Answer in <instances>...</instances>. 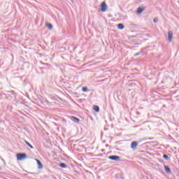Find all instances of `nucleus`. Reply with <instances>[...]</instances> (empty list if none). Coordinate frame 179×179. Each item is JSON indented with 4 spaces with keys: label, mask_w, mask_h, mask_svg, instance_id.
<instances>
[{
    "label": "nucleus",
    "mask_w": 179,
    "mask_h": 179,
    "mask_svg": "<svg viewBox=\"0 0 179 179\" xmlns=\"http://www.w3.org/2000/svg\"><path fill=\"white\" fill-rule=\"evenodd\" d=\"M29 174H34V173H29Z\"/></svg>",
    "instance_id": "obj_22"
},
{
    "label": "nucleus",
    "mask_w": 179,
    "mask_h": 179,
    "mask_svg": "<svg viewBox=\"0 0 179 179\" xmlns=\"http://www.w3.org/2000/svg\"><path fill=\"white\" fill-rule=\"evenodd\" d=\"M163 159H164L165 160H169V155H163Z\"/></svg>",
    "instance_id": "obj_16"
},
{
    "label": "nucleus",
    "mask_w": 179,
    "mask_h": 179,
    "mask_svg": "<svg viewBox=\"0 0 179 179\" xmlns=\"http://www.w3.org/2000/svg\"><path fill=\"white\" fill-rule=\"evenodd\" d=\"M164 170H165L166 173H167V174H171V169H170V167H169V166L165 165Z\"/></svg>",
    "instance_id": "obj_7"
},
{
    "label": "nucleus",
    "mask_w": 179,
    "mask_h": 179,
    "mask_svg": "<svg viewBox=\"0 0 179 179\" xmlns=\"http://www.w3.org/2000/svg\"><path fill=\"white\" fill-rule=\"evenodd\" d=\"M138 147V142L136 141H133L131 142V149H136V148Z\"/></svg>",
    "instance_id": "obj_6"
},
{
    "label": "nucleus",
    "mask_w": 179,
    "mask_h": 179,
    "mask_svg": "<svg viewBox=\"0 0 179 179\" xmlns=\"http://www.w3.org/2000/svg\"><path fill=\"white\" fill-rule=\"evenodd\" d=\"M10 93H12L13 95H15V91H11Z\"/></svg>",
    "instance_id": "obj_20"
},
{
    "label": "nucleus",
    "mask_w": 179,
    "mask_h": 179,
    "mask_svg": "<svg viewBox=\"0 0 179 179\" xmlns=\"http://www.w3.org/2000/svg\"><path fill=\"white\" fill-rule=\"evenodd\" d=\"M93 110H95L96 113H99L100 111V108L99 106L94 105L93 107Z\"/></svg>",
    "instance_id": "obj_11"
},
{
    "label": "nucleus",
    "mask_w": 179,
    "mask_h": 179,
    "mask_svg": "<svg viewBox=\"0 0 179 179\" xmlns=\"http://www.w3.org/2000/svg\"><path fill=\"white\" fill-rule=\"evenodd\" d=\"M168 40H169V43H171V41H173V31H168Z\"/></svg>",
    "instance_id": "obj_4"
},
{
    "label": "nucleus",
    "mask_w": 179,
    "mask_h": 179,
    "mask_svg": "<svg viewBox=\"0 0 179 179\" xmlns=\"http://www.w3.org/2000/svg\"><path fill=\"white\" fill-rule=\"evenodd\" d=\"M136 37H137V36H130L129 38H136Z\"/></svg>",
    "instance_id": "obj_18"
},
{
    "label": "nucleus",
    "mask_w": 179,
    "mask_h": 179,
    "mask_svg": "<svg viewBox=\"0 0 179 179\" xmlns=\"http://www.w3.org/2000/svg\"><path fill=\"white\" fill-rule=\"evenodd\" d=\"M143 10H145V8H142V7H138L137 8V13L138 15H141V13H142V12H143Z\"/></svg>",
    "instance_id": "obj_8"
},
{
    "label": "nucleus",
    "mask_w": 179,
    "mask_h": 179,
    "mask_svg": "<svg viewBox=\"0 0 179 179\" xmlns=\"http://www.w3.org/2000/svg\"><path fill=\"white\" fill-rule=\"evenodd\" d=\"M117 29H119V30H124V29H125V26L124 24H118Z\"/></svg>",
    "instance_id": "obj_10"
},
{
    "label": "nucleus",
    "mask_w": 179,
    "mask_h": 179,
    "mask_svg": "<svg viewBox=\"0 0 179 179\" xmlns=\"http://www.w3.org/2000/svg\"><path fill=\"white\" fill-rule=\"evenodd\" d=\"M24 159H27V155H26V153L17 154V160L22 161V160H24Z\"/></svg>",
    "instance_id": "obj_1"
},
{
    "label": "nucleus",
    "mask_w": 179,
    "mask_h": 179,
    "mask_svg": "<svg viewBox=\"0 0 179 179\" xmlns=\"http://www.w3.org/2000/svg\"><path fill=\"white\" fill-rule=\"evenodd\" d=\"M138 55H141V53H139V52L136 53V54L134 55V57H138Z\"/></svg>",
    "instance_id": "obj_19"
},
{
    "label": "nucleus",
    "mask_w": 179,
    "mask_h": 179,
    "mask_svg": "<svg viewBox=\"0 0 179 179\" xmlns=\"http://www.w3.org/2000/svg\"><path fill=\"white\" fill-rule=\"evenodd\" d=\"M45 27H48L49 30H52L53 26L50 23H46Z\"/></svg>",
    "instance_id": "obj_12"
},
{
    "label": "nucleus",
    "mask_w": 179,
    "mask_h": 179,
    "mask_svg": "<svg viewBox=\"0 0 179 179\" xmlns=\"http://www.w3.org/2000/svg\"><path fill=\"white\" fill-rule=\"evenodd\" d=\"M82 90H83V92H89V90L87 89V87H83L82 88Z\"/></svg>",
    "instance_id": "obj_15"
},
{
    "label": "nucleus",
    "mask_w": 179,
    "mask_h": 179,
    "mask_svg": "<svg viewBox=\"0 0 179 179\" xmlns=\"http://www.w3.org/2000/svg\"><path fill=\"white\" fill-rule=\"evenodd\" d=\"M25 143H26V145H27V146H29V148H30L31 149H34V147H33V145H31V144H30V143H29V141H25Z\"/></svg>",
    "instance_id": "obj_14"
},
{
    "label": "nucleus",
    "mask_w": 179,
    "mask_h": 179,
    "mask_svg": "<svg viewBox=\"0 0 179 179\" xmlns=\"http://www.w3.org/2000/svg\"><path fill=\"white\" fill-rule=\"evenodd\" d=\"M107 10V4L103 1L101 4V11L106 12Z\"/></svg>",
    "instance_id": "obj_3"
},
{
    "label": "nucleus",
    "mask_w": 179,
    "mask_h": 179,
    "mask_svg": "<svg viewBox=\"0 0 179 179\" xmlns=\"http://www.w3.org/2000/svg\"><path fill=\"white\" fill-rule=\"evenodd\" d=\"M158 21H159V18H158V17H155V18L153 19L154 23H157V22H158Z\"/></svg>",
    "instance_id": "obj_17"
},
{
    "label": "nucleus",
    "mask_w": 179,
    "mask_h": 179,
    "mask_svg": "<svg viewBox=\"0 0 179 179\" xmlns=\"http://www.w3.org/2000/svg\"><path fill=\"white\" fill-rule=\"evenodd\" d=\"M0 170H1V167H0Z\"/></svg>",
    "instance_id": "obj_23"
},
{
    "label": "nucleus",
    "mask_w": 179,
    "mask_h": 179,
    "mask_svg": "<svg viewBox=\"0 0 179 179\" xmlns=\"http://www.w3.org/2000/svg\"><path fill=\"white\" fill-rule=\"evenodd\" d=\"M108 159L110 160H113L114 162H118L120 160V157L118 155H111L108 157Z\"/></svg>",
    "instance_id": "obj_2"
},
{
    "label": "nucleus",
    "mask_w": 179,
    "mask_h": 179,
    "mask_svg": "<svg viewBox=\"0 0 179 179\" xmlns=\"http://www.w3.org/2000/svg\"><path fill=\"white\" fill-rule=\"evenodd\" d=\"M1 160H2V162H5V159H3V158H1Z\"/></svg>",
    "instance_id": "obj_21"
},
{
    "label": "nucleus",
    "mask_w": 179,
    "mask_h": 179,
    "mask_svg": "<svg viewBox=\"0 0 179 179\" xmlns=\"http://www.w3.org/2000/svg\"><path fill=\"white\" fill-rule=\"evenodd\" d=\"M37 162V164H38V169H43V164L41 163V162L38 159H36Z\"/></svg>",
    "instance_id": "obj_9"
},
{
    "label": "nucleus",
    "mask_w": 179,
    "mask_h": 179,
    "mask_svg": "<svg viewBox=\"0 0 179 179\" xmlns=\"http://www.w3.org/2000/svg\"><path fill=\"white\" fill-rule=\"evenodd\" d=\"M71 120L72 121H74V122H77V123H79L80 122V118H78L75 116H71Z\"/></svg>",
    "instance_id": "obj_5"
},
{
    "label": "nucleus",
    "mask_w": 179,
    "mask_h": 179,
    "mask_svg": "<svg viewBox=\"0 0 179 179\" xmlns=\"http://www.w3.org/2000/svg\"><path fill=\"white\" fill-rule=\"evenodd\" d=\"M59 167H61L62 169H66V167H68V166H66V164L65 163H60L59 164Z\"/></svg>",
    "instance_id": "obj_13"
}]
</instances>
